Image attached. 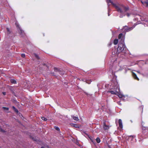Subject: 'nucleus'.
<instances>
[{"label":"nucleus","instance_id":"f257e3e1","mask_svg":"<svg viewBox=\"0 0 148 148\" xmlns=\"http://www.w3.org/2000/svg\"><path fill=\"white\" fill-rule=\"evenodd\" d=\"M108 6V12H109L111 9L109 7V3H110L115 7L116 11L120 13V18H122L126 14V12L129 10V7L127 6H125L121 5H116L114 3L110 0H106Z\"/></svg>","mask_w":148,"mask_h":148},{"label":"nucleus","instance_id":"f03ea898","mask_svg":"<svg viewBox=\"0 0 148 148\" xmlns=\"http://www.w3.org/2000/svg\"><path fill=\"white\" fill-rule=\"evenodd\" d=\"M110 72H111L113 74V73L121 71L122 69V67L119 65V63L117 62L116 59L114 61H112L110 64Z\"/></svg>","mask_w":148,"mask_h":148},{"label":"nucleus","instance_id":"7ed1b4c3","mask_svg":"<svg viewBox=\"0 0 148 148\" xmlns=\"http://www.w3.org/2000/svg\"><path fill=\"white\" fill-rule=\"evenodd\" d=\"M126 49V47L125 45L124 42V43L119 42L117 49L116 51L114 52V54L115 53L116 55H118L119 53L121 52H125Z\"/></svg>","mask_w":148,"mask_h":148},{"label":"nucleus","instance_id":"20e7f679","mask_svg":"<svg viewBox=\"0 0 148 148\" xmlns=\"http://www.w3.org/2000/svg\"><path fill=\"white\" fill-rule=\"evenodd\" d=\"M135 19L136 20H138V17L142 21H144L145 22L143 23L145 26H148V16L144 14L143 15V16H141L138 15L136 16Z\"/></svg>","mask_w":148,"mask_h":148},{"label":"nucleus","instance_id":"39448f33","mask_svg":"<svg viewBox=\"0 0 148 148\" xmlns=\"http://www.w3.org/2000/svg\"><path fill=\"white\" fill-rule=\"evenodd\" d=\"M139 24V23H135L133 26L131 27H128L127 26H124L122 30L123 32H128L132 30L138 24Z\"/></svg>","mask_w":148,"mask_h":148},{"label":"nucleus","instance_id":"423d86ee","mask_svg":"<svg viewBox=\"0 0 148 148\" xmlns=\"http://www.w3.org/2000/svg\"><path fill=\"white\" fill-rule=\"evenodd\" d=\"M15 25L16 27L18 28V31L19 34L22 36H23L24 34V31L21 29V27L19 26L18 23L16 22Z\"/></svg>","mask_w":148,"mask_h":148},{"label":"nucleus","instance_id":"0eeeda50","mask_svg":"<svg viewBox=\"0 0 148 148\" xmlns=\"http://www.w3.org/2000/svg\"><path fill=\"white\" fill-rule=\"evenodd\" d=\"M118 86L117 85H116L114 87V88L115 90H110L108 91L107 92L108 93H111L112 94H115L116 95L117 93V92L118 91V88L117 87Z\"/></svg>","mask_w":148,"mask_h":148},{"label":"nucleus","instance_id":"6e6552de","mask_svg":"<svg viewBox=\"0 0 148 148\" xmlns=\"http://www.w3.org/2000/svg\"><path fill=\"white\" fill-rule=\"evenodd\" d=\"M119 42L124 43V36L122 33L120 34L119 36Z\"/></svg>","mask_w":148,"mask_h":148},{"label":"nucleus","instance_id":"1a4fd4ad","mask_svg":"<svg viewBox=\"0 0 148 148\" xmlns=\"http://www.w3.org/2000/svg\"><path fill=\"white\" fill-rule=\"evenodd\" d=\"M117 88H118V91L117 92L116 95H118L119 98H121L124 96V95L123 94H121L119 93L120 90L118 86H117Z\"/></svg>","mask_w":148,"mask_h":148},{"label":"nucleus","instance_id":"9d476101","mask_svg":"<svg viewBox=\"0 0 148 148\" xmlns=\"http://www.w3.org/2000/svg\"><path fill=\"white\" fill-rule=\"evenodd\" d=\"M141 2L146 7H148V1L147 0L146 1H141Z\"/></svg>","mask_w":148,"mask_h":148},{"label":"nucleus","instance_id":"9b49d317","mask_svg":"<svg viewBox=\"0 0 148 148\" xmlns=\"http://www.w3.org/2000/svg\"><path fill=\"white\" fill-rule=\"evenodd\" d=\"M119 127L121 129H122L123 128V124H122V121L121 119H119Z\"/></svg>","mask_w":148,"mask_h":148},{"label":"nucleus","instance_id":"f8f14e48","mask_svg":"<svg viewBox=\"0 0 148 148\" xmlns=\"http://www.w3.org/2000/svg\"><path fill=\"white\" fill-rule=\"evenodd\" d=\"M103 128H104V129L105 130H108L109 128V126L108 125H106V124H105V123H104V124H103Z\"/></svg>","mask_w":148,"mask_h":148},{"label":"nucleus","instance_id":"ddd939ff","mask_svg":"<svg viewBox=\"0 0 148 148\" xmlns=\"http://www.w3.org/2000/svg\"><path fill=\"white\" fill-rule=\"evenodd\" d=\"M133 76L135 79H137L138 80H139V78L138 77L136 74L134 73H133Z\"/></svg>","mask_w":148,"mask_h":148},{"label":"nucleus","instance_id":"4468645a","mask_svg":"<svg viewBox=\"0 0 148 148\" xmlns=\"http://www.w3.org/2000/svg\"><path fill=\"white\" fill-rule=\"evenodd\" d=\"M118 42V40L117 39H115L113 43L115 45H117Z\"/></svg>","mask_w":148,"mask_h":148},{"label":"nucleus","instance_id":"2eb2a0df","mask_svg":"<svg viewBox=\"0 0 148 148\" xmlns=\"http://www.w3.org/2000/svg\"><path fill=\"white\" fill-rule=\"evenodd\" d=\"M76 121H78L79 120V119L78 117L75 116H71Z\"/></svg>","mask_w":148,"mask_h":148},{"label":"nucleus","instance_id":"dca6fc26","mask_svg":"<svg viewBox=\"0 0 148 148\" xmlns=\"http://www.w3.org/2000/svg\"><path fill=\"white\" fill-rule=\"evenodd\" d=\"M10 81L12 84H16V81L14 79H11L10 80Z\"/></svg>","mask_w":148,"mask_h":148},{"label":"nucleus","instance_id":"f3484780","mask_svg":"<svg viewBox=\"0 0 148 148\" xmlns=\"http://www.w3.org/2000/svg\"><path fill=\"white\" fill-rule=\"evenodd\" d=\"M12 108L15 112H16L17 113H18V110L14 106H13Z\"/></svg>","mask_w":148,"mask_h":148},{"label":"nucleus","instance_id":"a211bd4d","mask_svg":"<svg viewBox=\"0 0 148 148\" xmlns=\"http://www.w3.org/2000/svg\"><path fill=\"white\" fill-rule=\"evenodd\" d=\"M96 140L97 143H99L100 142V139L99 137H97L96 139Z\"/></svg>","mask_w":148,"mask_h":148},{"label":"nucleus","instance_id":"6ab92c4d","mask_svg":"<svg viewBox=\"0 0 148 148\" xmlns=\"http://www.w3.org/2000/svg\"><path fill=\"white\" fill-rule=\"evenodd\" d=\"M54 71L56 72H59L60 71V70L56 67L54 68Z\"/></svg>","mask_w":148,"mask_h":148},{"label":"nucleus","instance_id":"aec40b11","mask_svg":"<svg viewBox=\"0 0 148 148\" xmlns=\"http://www.w3.org/2000/svg\"><path fill=\"white\" fill-rule=\"evenodd\" d=\"M6 29H7V34H9L10 32L9 29L8 28H7Z\"/></svg>","mask_w":148,"mask_h":148},{"label":"nucleus","instance_id":"412c9836","mask_svg":"<svg viewBox=\"0 0 148 148\" xmlns=\"http://www.w3.org/2000/svg\"><path fill=\"white\" fill-rule=\"evenodd\" d=\"M42 119L44 120V121H46L47 120V119L44 117H42L41 118Z\"/></svg>","mask_w":148,"mask_h":148},{"label":"nucleus","instance_id":"4be33fe9","mask_svg":"<svg viewBox=\"0 0 148 148\" xmlns=\"http://www.w3.org/2000/svg\"><path fill=\"white\" fill-rule=\"evenodd\" d=\"M3 108L4 110H9V108L7 107H3Z\"/></svg>","mask_w":148,"mask_h":148},{"label":"nucleus","instance_id":"5701e85b","mask_svg":"<svg viewBox=\"0 0 148 148\" xmlns=\"http://www.w3.org/2000/svg\"><path fill=\"white\" fill-rule=\"evenodd\" d=\"M73 126H74V127H75L76 128H79V126L78 125H76L75 124H74Z\"/></svg>","mask_w":148,"mask_h":148},{"label":"nucleus","instance_id":"b1692460","mask_svg":"<svg viewBox=\"0 0 148 148\" xmlns=\"http://www.w3.org/2000/svg\"><path fill=\"white\" fill-rule=\"evenodd\" d=\"M55 128L57 131H59L60 130V128L58 127H56Z\"/></svg>","mask_w":148,"mask_h":148},{"label":"nucleus","instance_id":"393cba45","mask_svg":"<svg viewBox=\"0 0 148 148\" xmlns=\"http://www.w3.org/2000/svg\"><path fill=\"white\" fill-rule=\"evenodd\" d=\"M21 57L23 58H24L25 57V55L24 54H22L21 55Z\"/></svg>","mask_w":148,"mask_h":148},{"label":"nucleus","instance_id":"a878e982","mask_svg":"<svg viewBox=\"0 0 148 148\" xmlns=\"http://www.w3.org/2000/svg\"><path fill=\"white\" fill-rule=\"evenodd\" d=\"M140 108L141 109H142V112H143V106H141L140 107Z\"/></svg>","mask_w":148,"mask_h":148},{"label":"nucleus","instance_id":"bb28decb","mask_svg":"<svg viewBox=\"0 0 148 148\" xmlns=\"http://www.w3.org/2000/svg\"><path fill=\"white\" fill-rule=\"evenodd\" d=\"M91 142L93 144H94V145H95V144H96V143H95V140H94L93 141H92Z\"/></svg>","mask_w":148,"mask_h":148},{"label":"nucleus","instance_id":"cd10ccee","mask_svg":"<svg viewBox=\"0 0 148 148\" xmlns=\"http://www.w3.org/2000/svg\"><path fill=\"white\" fill-rule=\"evenodd\" d=\"M126 15H127V16L128 17H129L130 16V13H127L126 14Z\"/></svg>","mask_w":148,"mask_h":148},{"label":"nucleus","instance_id":"c85d7f7f","mask_svg":"<svg viewBox=\"0 0 148 148\" xmlns=\"http://www.w3.org/2000/svg\"><path fill=\"white\" fill-rule=\"evenodd\" d=\"M117 103L120 105H121V102L120 101H118L117 102Z\"/></svg>","mask_w":148,"mask_h":148},{"label":"nucleus","instance_id":"c756f323","mask_svg":"<svg viewBox=\"0 0 148 148\" xmlns=\"http://www.w3.org/2000/svg\"><path fill=\"white\" fill-rule=\"evenodd\" d=\"M82 134H83H83H86V135H88V134H87L86 133V132H82Z\"/></svg>","mask_w":148,"mask_h":148},{"label":"nucleus","instance_id":"7c9ffc66","mask_svg":"<svg viewBox=\"0 0 148 148\" xmlns=\"http://www.w3.org/2000/svg\"><path fill=\"white\" fill-rule=\"evenodd\" d=\"M35 56L38 58V59H39V56L38 55H37L36 54H35Z\"/></svg>","mask_w":148,"mask_h":148},{"label":"nucleus","instance_id":"2f4dec72","mask_svg":"<svg viewBox=\"0 0 148 148\" xmlns=\"http://www.w3.org/2000/svg\"><path fill=\"white\" fill-rule=\"evenodd\" d=\"M97 86L98 87V88L99 89V88H100V86H101L100 84H98L97 85Z\"/></svg>","mask_w":148,"mask_h":148},{"label":"nucleus","instance_id":"473e14b6","mask_svg":"<svg viewBox=\"0 0 148 148\" xmlns=\"http://www.w3.org/2000/svg\"><path fill=\"white\" fill-rule=\"evenodd\" d=\"M2 93H3V95H6V92H2Z\"/></svg>","mask_w":148,"mask_h":148},{"label":"nucleus","instance_id":"72a5a7b5","mask_svg":"<svg viewBox=\"0 0 148 148\" xmlns=\"http://www.w3.org/2000/svg\"><path fill=\"white\" fill-rule=\"evenodd\" d=\"M110 12H108V16H110Z\"/></svg>","mask_w":148,"mask_h":148},{"label":"nucleus","instance_id":"f704fd0d","mask_svg":"<svg viewBox=\"0 0 148 148\" xmlns=\"http://www.w3.org/2000/svg\"><path fill=\"white\" fill-rule=\"evenodd\" d=\"M133 138V137L132 136H130V137H129V138H132V139Z\"/></svg>","mask_w":148,"mask_h":148},{"label":"nucleus","instance_id":"c9c22d12","mask_svg":"<svg viewBox=\"0 0 148 148\" xmlns=\"http://www.w3.org/2000/svg\"><path fill=\"white\" fill-rule=\"evenodd\" d=\"M90 139L91 142H92V141H93L94 140H93L92 139V138H90Z\"/></svg>","mask_w":148,"mask_h":148},{"label":"nucleus","instance_id":"e433bc0d","mask_svg":"<svg viewBox=\"0 0 148 148\" xmlns=\"http://www.w3.org/2000/svg\"><path fill=\"white\" fill-rule=\"evenodd\" d=\"M0 131H2V132H5V131H4L3 130H2V129H1Z\"/></svg>","mask_w":148,"mask_h":148},{"label":"nucleus","instance_id":"4c0bfd02","mask_svg":"<svg viewBox=\"0 0 148 148\" xmlns=\"http://www.w3.org/2000/svg\"><path fill=\"white\" fill-rule=\"evenodd\" d=\"M86 94L87 95H88V94L87 93H86Z\"/></svg>","mask_w":148,"mask_h":148},{"label":"nucleus","instance_id":"58836bf2","mask_svg":"<svg viewBox=\"0 0 148 148\" xmlns=\"http://www.w3.org/2000/svg\"><path fill=\"white\" fill-rule=\"evenodd\" d=\"M106 86H106V85H105V87H106Z\"/></svg>","mask_w":148,"mask_h":148},{"label":"nucleus","instance_id":"ea45409f","mask_svg":"<svg viewBox=\"0 0 148 148\" xmlns=\"http://www.w3.org/2000/svg\"><path fill=\"white\" fill-rule=\"evenodd\" d=\"M41 148H45L44 147H42Z\"/></svg>","mask_w":148,"mask_h":148}]
</instances>
